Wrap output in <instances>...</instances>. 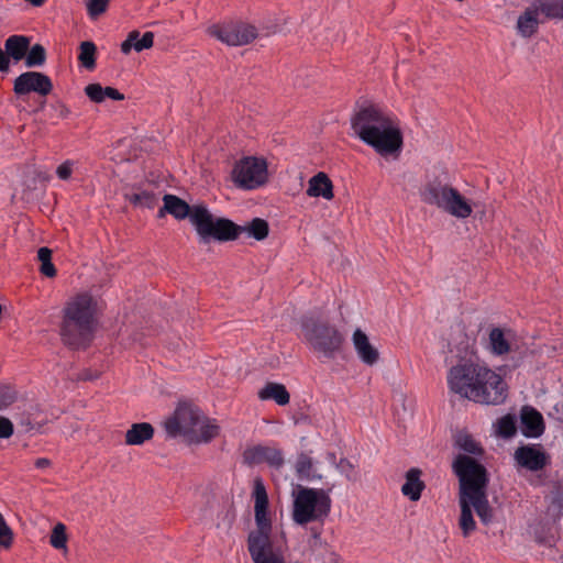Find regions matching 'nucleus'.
I'll list each match as a JSON object with an SVG mask.
<instances>
[{"label":"nucleus","mask_w":563,"mask_h":563,"mask_svg":"<svg viewBox=\"0 0 563 563\" xmlns=\"http://www.w3.org/2000/svg\"><path fill=\"white\" fill-rule=\"evenodd\" d=\"M451 391L481 405H501L508 397L505 379L484 364L462 360L448 373Z\"/></svg>","instance_id":"obj_1"},{"label":"nucleus","mask_w":563,"mask_h":563,"mask_svg":"<svg viewBox=\"0 0 563 563\" xmlns=\"http://www.w3.org/2000/svg\"><path fill=\"white\" fill-rule=\"evenodd\" d=\"M355 135L382 156L399 155L404 145L400 128L375 104L360 108L351 118Z\"/></svg>","instance_id":"obj_2"},{"label":"nucleus","mask_w":563,"mask_h":563,"mask_svg":"<svg viewBox=\"0 0 563 563\" xmlns=\"http://www.w3.org/2000/svg\"><path fill=\"white\" fill-rule=\"evenodd\" d=\"M97 301L88 292L76 295L62 310L59 335L71 350L87 349L93 339Z\"/></svg>","instance_id":"obj_3"},{"label":"nucleus","mask_w":563,"mask_h":563,"mask_svg":"<svg viewBox=\"0 0 563 563\" xmlns=\"http://www.w3.org/2000/svg\"><path fill=\"white\" fill-rule=\"evenodd\" d=\"M164 210L177 220L189 219L195 228L200 244H209L214 236L220 235L222 221H218V217L205 205L190 206L178 196L166 194L163 197Z\"/></svg>","instance_id":"obj_4"},{"label":"nucleus","mask_w":563,"mask_h":563,"mask_svg":"<svg viewBox=\"0 0 563 563\" xmlns=\"http://www.w3.org/2000/svg\"><path fill=\"white\" fill-rule=\"evenodd\" d=\"M305 340L310 347L328 360H333L341 353L344 335L325 319L305 316L300 320Z\"/></svg>","instance_id":"obj_5"},{"label":"nucleus","mask_w":563,"mask_h":563,"mask_svg":"<svg viewBox=\"0 0 563 563\" xmlns=\"http://www.w3.org/2000/svg\"><path fill=\"white\" fill-rule=\"evenodd\" d=\"M331 511V498L324 489L299 487L292 505V520L299 526L323 523Z\"/></svg>","instance_id":"obj_6"},{"label":"nucleus","mask_w":563,"mask_h":563,"mask_svg":"<svg viewBox=\"0 0 563 563\" xmlns=\"http://www.w3.org/2000/svg\"><path fill=\"white\" fill-rule=\"evenodd\" d=\"M452 468L460 482V497H470L487 492L489 483L486 467L475 457L459 454Z\"/></svg>","instance_id":"obj_7"},{"label":"nucleus","mask_w":563,"mask_h":563,"mask_svg":"<svg viewBox=\"0 0 563 563\" xmlns=\"http://www.w3.org/2000/svg\"><path fill=\"white\" fill-rule=\"evenodd\" d=\"M232 179L236 187L255 189L267 181V164L263 158L244 157L235 163Z\"/></svg>","instance_id":"obj_8"},{"label":"nucleus","mask_w":563,"mask_h":563,"mask_svg":"<svg viewBox=\"0 0 563 563\" xmlns=\"http://www.w3.org/2000/svg\"><path fill=\"white\" fill-rule=\"evenodd\" d=\"M253 497L255 500L254 515L257 529L251 531L247 537V544L258 542H267L271 540L272 520L268 514V496L266 488L261 478L254 481Z\"/></svg>","instance_id":"obj_9"},{"label":"nucleus","mask_w":563,"mask_h":563,"mask_svg":"<svg viewBox=\"0 0 563 563\" xmlns=\"http://www.w3.org/2000/svg\"><path fill=\"white\" fill-rule=\"evenodd\" d=\"M201 411L198 407L188 402H179L174 415L165 423V430L169 438L184 435L192 440L195 428L200 423Z\"/></svg>","instance_id":"obj_10"},{"label":"nucleus","mask_w":563,"mask_h":563,"mask_svg":"<svg viewBox=\"0 0 563 563\" xmlns=\"http://www.w3.org/2000/svg\"><path fill=\"white\" fill-rule=\"evenodd\" d=\"M218 221L224 222L222 223V229H220V235L214 236L212 240L219 243L235 241L244 232H246L249 236H252L257 241H263L268 236L269 233L268 222L261 218H254L246 225L236 224L232 220L223 217H218Z\"/></svg>","instance_id":"obj_11"},{"label":"nucleus","mask_w":563,"mask_h":563,"mask_svg":"<svg viewBox=\"0 0 563 563\" xmlns=\"http://www.w3.org/2000/svg\"><path fill=\"white\" fill-rule=\"evenodd\" d=\"M208 33L230 46L246 45L257 37L256 27L243 22L213 24L208 29Z\"/></svg>","instance_id":"obj_12"},{"label":"nucleus","mask_w":563,"mask_h":563,"mask_svg":"<svg viewBox=\"0 0 563 563\" xmlns=\"http://www.w3.org/2000/svg\"><path fill=\"white\" fill-rule=\"evenodd\" d=\"M53 90L52 79L44 73L25 71L19 75L13 81V91L16 96H26L35 92L40 96H47Z\"/></svg>","instance_id":"obj_13"},{"label":"nucleus","mask_w":563,"mask_h":563,"mask_svg":"<svg viewBox=\"0 0 563 563\" xmlns=\"http://www.w3.org/2000/svg\"><path fill=\"white\" fill-rule=\"evenodd\" d=\"M243 464L255 466L266 463L269 467L279 470L285 464L284 453L280 449L263 444L247 446L242 454Z\"/></svg>","instance_id":"obj_14"},{"label":"nucleus","mask_w":563,"mask_h":563,"mask_svg":"<svg viewBox=\"0 0 563 563\" xmlns=\"http://www.w3.org/2000/svg\"><path fill=\"white\" fill-rule=\"evenodd\" d=\"M518 467L530 472L542 471L550 464V455L540 444H525L516 449L514 454Z\"/></svg>","instance_id":"obj_15"},{"label":"nucleus","mask_w":563,"mask_h":563,"mask_svg":"<svg viewBox=\"0 0 563 563\" xmlns=\"http://www.w3.org/2000/svg\"><path fill=\"white\" fill-rule=\"evenodd\" d=\"M453 190L454 187L435 177L422 186L420 189V198L427 205L443 209Z\"/></svg>","instance_id":"obj_16"},{"label":"nucleus","mask_w":563,"mask_h":563,"mask_svg":"<svg viewBox=\"0 0 563 563\" xmlns=\"http://www.w3.org/2000/svg\"><path fill=\"white\" fill-rule=\"evenodd\" d=\"M15 420L24 432H30L40 431L48 422V417L38 404H34L16 413Z\"/></svg>","instance_id":"obj_17"},{"label":"nucleus","mask_w":563,"mask_h":563,"mask_svg":"<svg viewBox=\"0 0 563 563\" xmlns=\"http://www.w3.org/2000/svg\"><path fill=\"white\" fill-rule=\"evenodd\" d=\"M521 432L527 438H539L545 429L542 415L531 406H523L520 415Z\"/></svg>","instance_id":"obj_18"},{"label":"nucleus","mask_w":563,"mask_h":563,"mask_svg":"<svg viewBox=\"0 0 563 563\" xmlns=\"http://www.w3.org/2000/svg\"><path fill=\"white\" fill-rule=\"evenodd\" d=\"M540 10L533 1L526 10L518 16L517 31L522 37H531L534 35L542 21L539 20Z\"/></svg>","instance_id":"obj_19"},{"label":"nucleus","mask_w":563,"mask_h":563,"mask_svg":"<svg viewBox=\"0 0 563 563\" xmlns=\"http://www.w3.org/2000/svg\"><path fill=\"white\" fill-rule=\"evenodd\" d=\"M352 341L358 357L364 364L372 366L378 361L379 353L377 349L371 344L368 336L361 329L354 331Z\"/></svg>","instance_id":"obj_20"},{"label":"nucleus","mask_w":563,"mask_h":563,"mask_svg":"<svg viewBox=\"0 0 563 563\" xmlns=\"http://www.w3.org/2000/svg\"><path fill=\"white\" fill-rule=\"evenodd\" d=\"M422 472L420 468L412 467L405 475V483L401 486V493L411 501H418L426 488L424 482L421 479Z\"/></svg>","instance_id":"obj_21"},{"label":"nucleus","mask_w":563,"mask_h":563,"mask_svg":"<svg viewBox=\"0 0 563 563\" xmlns=\"http://www.w3.org/2000/svg\"><path fill=\"white\" fill-rule=\"evenodd\" d=\"M307 195L309 197H322L327 200L333 199V184L329 176L323 172L312 176L308 183Z\"/></svg>","instance_id":"obj_22"},{"label":"nucleus","mask_w":563,"mask_h":563,"mask_svg":"<svg viewBox=\"0 0 563 563\" xmlns=\"http://www.w3.org/2000/svg\"><path fill=\"white\" fill-rule=\"evenodd\" d=\"M442 210L459 219L468 218L473 211L468 201L455 188L451 192V196Z\"/></svg>","instance_id":"obj_23"},{"label":"nucleus","mask_w":563,"mask_h":563,"mask_svg":"<svg viewBox=\"0 0 563 563\" xmlns=\"http://www.w3.org/2000/svg\"><path fill=\"white\" fill-rule=\"evenodd\" d=\"M31 40L25 35H11L4 42V51L14 62L22 60L30 47Z\"/></svg>","instance_id":"obj_24"},{"label":"nucleus","mask_w":563,"mask_h":563,"mask_svg":"<svg viewBox=\"0 0 563 563\" xmlns=\"http://www.w3.org/2000/svg\"><path fill=\"white\" fill-rule=\"evenodd\" d=\"M154 427L148 422L133 423L125 433L128 445H142L154 437Z\"/></svg>","instance_id":"obj_25"},{"label":"nucleus","mask_w":563,"mask_h":563,"mask_svg":"<svg viewBox=\"0 0 563 563\" xmlns=\"http://www.w3.org/2000/svg\"><path fill=\"white\" fill-rule=\"evenodd\" d=\"M472 509L476 511L481 522L488 526L494 518L493 508L487 498V492L466 497Z\"/></svg>","instance_id":"obj_26"},{"label":"nucleus","mask_w":563,"mask_h":563,"mask_svg":"<svg viewBox=\"0 0 563 563\" xmlns=\"http://www.w3.org/2000/svg\"><path fill=\"white\" fill-rule=\"evenodd\" d=\"M258 398L261 400L273 399L279 406H286L290 401V395L287 388L279 383H267L260 391Z\"/></svg>","instance_id":"obj_27"},{"label":"nucleus","mask_w":563,"mask_h":563,"mask_svg":"<svg viewBox=\"0 0 563 563\" xmlns=\"http://www.w3.org/2000/svg\"><path fill=\"white\" fill-rule=\"evenodd\" d=\"M459 504L461 509L459 518V528L462 531V536L464 538H468L476 530V521L474 519L473 510L467 499L465 497H460Z\"/></svg>","instance_id":"obj_28"},{"label":"nucleus","mask_w":563,"mask_h":563,"mask_svg":"<svg viewBox=\"0 0 563 563\" xmlns=\"http://www.w3.org/2000/svg\"><path fill=\"white\" fill-rule=\"evenodd\" d=\"M489 344L495 355H504L510 351V343L500 328H493L489 332Z\"/></svg>","instance_id":"obj_29"},{"label":"nucleus","mask_w":563,"mask_h":563,"mask_svg":"<svg viewBox=\"0 0 563 563\" xmlns=\"http://www.w3.org/2000/svg\"><path fill=\"white\" fill-rule=\"evenodd\" d=\"M547 19H563V0H534Z\"/></svg>","instance_id":"obj_30"},{"label":"nucleus","mask_w":563,"mask_h":563,"mask_svg":"<svg viewBox=\"0 0 563 563\" xmlns=\"http://www.w3.org/2000/svg\"><path fill=\"white\" fill-rule=\"evenodd\" d=\"M79 63L82 67L88 70H92L96 67V53L97 47L93 42L85 41L79 45Z\"/></svg>","instance_id":"obj_31"},{"label":"nucleus","mask_w":563,"mask_h":563,"mask_svg":"<svg viewBox=\"0 0 563 563\" xmlns=\"http://www.w3.org/2000/svg\"><path fill=\"white\" fill-rule=\"evenodd\" d=\"M46 49L42 44L30 45L29 51L23 58L29 68L41 67L46 62Z\"/></svg>","instance_id":"obj_32"},{"label":"nucleus","mask_w":563,"mask_h":563,"mask_svg":"<svg viewBox=\"0 0 563 563\" xmlns=\"http://www.w3.org/2000/svg\"><path fill=\"white\" fill-rule=\"evenodd\" d=\"M455 443L462 451L474 456H482L484 454V449L471 434H460Z\"/></svg>","instance_id":"obj_33"},{"label":"nucleus","mask_w":563,"mask_h":563,"mask_svg":"<svg viewBox=\"0 0 563 563\" xmlns=\"http://www.w3.org/2000/svg\"><path fill=\"white\" fill-rule=\"evenodd\" d=\"M517 432V419L508 413L497 421V434L504 439L512 438Z\"/></svg>","instance_id":"obj_34"},{"label":"nucleus","mask_w":563,"mask_h":563,"mask_svg":"<svg viewBox=\"0 0 563 563\" xmlns=\"http://www.w3.org/2000/svg\"><path fill=\"white\" fill-rule=\"evenodd\" d=\"M219 426L216 423H212L209 419L203 422L199 428V434L195 432L192 434V440L195 442H205L208 443L211 440H213L219 434Z\"/></svg>","instance_id":"obj_35"},{"label":"nucleus","mask_w":563,"mask_h":563,"mask_svg":"<svg viewBox=\"0 0 563 563\" xmlns=\"http://www.w3.org/2000/svg\"><path fill=\"white\" fill-rule=\"evenodd\" d=\"M129 201L135 207L154 208L158 201L157 196L147 190L134 192L128 196Z\"/></svg>","instance_id":"obj_36"},{"label":"nucleus","mask_w":563,"mask_h":563,"mask_svg":"<svg viewBox=\"0 0 563 563\" xmlns=\"http://www.w3.org/2000/svg\"><path fill=\"white\" fill-rule=\"evenodd\" d=\"M49 543L53 548L60 550L66 549L67 543V533L66 526L62 522H58L52 530L49 537Z\"/></svg>","instance_id":"obj_37"},{"label":"nucleus","mask_w":563,"mask_h":563,"mask_svg":"<svg viewBox=\"0 0 563 563\" xmlns=\"http://www.w3.org/2000/svg\"><path fill=\"white\" fill-rule=\"evenodd\" d=\"M128 35H135V40H133V49L136 52H142L144 49H148L154 45V33L145 32L142 36L137 30L131 31Z\"/></svg>","instance_id":"obj_38"},{"label":"nucleus","mask_w":563,"mask_h":563,"mask_svg":"<svg viewBox=\"0 0 563 563\" xmlns=\"http://www.w3.org/2000/svg\"><path fill=\"white\" fill-rule=\"evenodd\" d=\"M18 397V393L14 387L0 384V411L11 406Z\"/></svg>","instance_id":"obj_39"},{"label":"nucleus","mask_w":563,"mask_h":563,"mask_svg":"<svg viewBox=\"0 0 563 563\" xmlns=\"http://www.w3.org/2000/svg\"><path fill=\"white\" fill-rule=\"evenodd\" d=\"M13 543V532L7 525L4 517L0 512V547L9 549Z\"/></svg>","instance_id":"obj_40"},{"label":"nucleus","mask_w":563,"mask_h":563,"mask_svg":"<svg viewBox=\"0 0 563 563\" xmlns=\"http://www.w3.org/2000/svg\"><path fill=\"white\" fill-rule=\"evenodd\" d=\"M110 0H89L87 11L90 18L95 19L107 11Z\"/></svg>","instance_id":"obj_41"},{"label":"nucleus","mask_w":563,"mask_h":563,"mask_svg":"<svg viewBox=\"0 0 563 563\" xmlns=\"http://www.w3.org/2000/svg\"><path fill=\"white\" fill-rule=\"evenodd\" d=\"M86 96L96 103L104 101L103 87L100 84H89L85 87Z\"/></svg>","instance_id":"obj_42"},{"label":"nucleus","mask_w":563,"mask_h":563,"mask_svg":"<svg viewBox=\"0 0 563 563\" xmlns=\"http://www.w3.org/2000/svg\"><path fill=\"white\" fill-rule=\"evenodd\" d=\"M312 468V460L308 455L301 453L298 456L297 463H296V470L297 473L300 476H309V472Z\"/></svg>","instance_id":"obj_43"},{"label":"nucleus","mask_w":563,"mask_h":563,"mask_svg":"<svg viewBox=\"0 0 563 563\" xmlns=\"http://www.w3.org/2000/svg\"><path fill=\"white\" fill-rule=\"evenodd\" d=\"M73 166L74 162L69 159L62 163L56 169V175L58 176V178L62 180L69 179L73 173Z\"/></svg>","instance_id":"obj_44"},{"label":"nucleus","mask_w":563,"mask_h":563,"mask_svg":"<svg viewBox=\"0 0 563 563\" xmlns=\"http://www.w3.org/2000/svg\"><path fill=\"white\" fill-rule=\"evenodd\" d=\"M14 428L10 419L0 416V439H9L13 434Z\"/></svg>","instance_id":"obj_45"},{"label":"nucleus","mask_w":563,"mask_h":563,"mask_svg":"<svg viewBox=\"0 0 563 563\" xmlns=\"http://www.w3.org/2000/svg\"><path fill=\"white\" fill-rule=\"evenodd\" d=\"M51 108L55 111V117L57 119H66L70 114L69 108L62 101L52 103Z\"/></svg>","instance_id":"obj_46"},{"label":"nucleus","mask_w":563,"mask_h":563,"mask_svg":"<svg viewBox=\"0 0 563 563\" xmlns=\"http://www.w3.org/2000/svg\"><path fill=\"white\" fill-rule=\"evenodd\" d=\"M40 272L41 274L49 278L55 277L57 274V271L54 264L52 263V260L48 262L41 263Z\"/></svg>","instance_id":"obj_47"},{"label":"nucleus","mask_w":563,"mask_h":563,"mask_svg":"<svg viewBox=\"0 0 563 563\" xmlns=\"http://www.w3.org/2000/svg\"><path fill=\"white\" fill-rule=\"evenodd\" d=\"M104 99L110 98L112 100L121 101L124 100V95L113 87H103Z\"/></svg>","instance_id":"obj_48"},{"label":"nucleus","mask_w":563,"mask_h":563,"mask_svg":"<svg viewBox=\"0 0 563 563\" xmlns=\"http://www.w3.org/2000/svg\"><path fill=\"white\" fill-rule=\"evenodd\" d=\"M133 40L135 35H128L126 38L121 43V52L125 55L130 54L133 48Z\"/></svg>","instance_id":"obj_49"},{"label":"nucleus","mask_w":563,"mask_h":563,"mask_svg":"<svg viewBox=\"0 0 563 563\" xmlns=\"http://www.w3.org/2000/svg\"><path fill=\"white\" fill-rule=\"evenodd\" d=\"M37 260L41 263L51 261L52 260V250L46 246L40 247L37 251Z\"/></svg>","instance_id":"obj_50"},{"label":"nucleus","mask_w":563,"mask_h":563,"mask_svg":"<svg viewBox=\"0 0 563 563\" xmlns=\"http://www.w3.org/2000/svg\"><path fill=\"white\" fill-rule=\"evenodd\" d=\"M10 67V58L5 51L0 48V71H8Z\"/></svg>","instance_id":"obj_51"},{"label":"nucleus","mask_w":563,"mask_h":563,"mask_svg":"<svg viewBox=\"0 0 563 563\" xmlns=\"http://www.w3.org/2000/svg\"><path fill=\"white\" fill-rule=\"evenodd\" d=\"M322 525L323 523H321L320 526H313L310 528V534H311V538L314 540V544H317V542H319L321 540Z\"/></svg>","instance_id":"obj_52"},{"label":"nucleus","mask_w":563,"mask_h":563,"mask_svg":"<svg viewBox=\"0 0 563 563\" xmlns=\"http://www.w3.org/2000/svg\"><path fill=\"white\" fill-rule=\"evenodd\" d=\"M51 464H52L51 460H48L46 457H38L34 462V465L36 468H46V467L51 466Z\"/></svg>","instance_id":"obj_53"},{"label":"nucleus","mask_w":563,"mask_h":563,"mask_svg":"<svg viewBox=\"0 0 563 563\" xmlns=\"http://www.w3.org/2000/svg\"><path fill=\"white\" fill-rule=\"evenodd\" d=\"M98 377L99 375L97 373H91L89 369L84 371L79 376L81 380H93Z\"/></svg>","instance_id":"obj_54"},{"label":"nucleus","mask_w":563,"mask_h":563,"mask_svg":"<svg viewBox=\"0 0 563 563\" xmlns=\"http://www.w3.org/2000/svg\"><path fill=\"white\" fill-rule=\"evenodd\" d=\"M555 501L558 506L563 509V487L558 492V495L555 497Z\"/></svg>","instance_id":"obj_55"},{"label":"nucleus","mask_w":563,"mask_h":563,"mask_svg":"<svg viewBox=\"0 0 563 563\" xmlns=\"http://www.w3.org/2000/svg\"><path fill=\"white\" fill-rule=\"evenodd\" d=\"M25 1H26V2H29V3H31V4H33V5H35V7H41V5H43V4H44V2H45L46 0H25Z\"/></svg>","instance_id":"obj_56"},{"label":"nucleus","mask_w":563,"mask_h":563,"mask_svg":"<svg viewBox=\"0 0 563 563\" xmlns=\"http://www.w3.org/2000/svg\"><path fill=\"white\" fill-rule=\"evenodd\" d=\"M456 328H457V330H459L460 332H465V325H464L462 322H459V323L456 324Z\"/></svg>","instance_id":"obj_57"},{"label":"nucleus","mask_w":563,"mask_h":563,"mask_svg":"<svg viewBox=\"0 0 563 563\" xmlns=\"http://www.w3.org/2000/svg\"><path fill=\"white\" fill-rule=\"evenodd\" d=\"M167 213V210H164V206L158 210V217H164Z\"/></svg>","instance_id":"obj_58"},{"label":"nucleus","mask_w":563,"mask_h":563,"mask_svg":"<svg viewBox=\"0 0 563 563\" xmlns=\"http://www.w3.org/2000/svg\"><path fill=\"white\" fill-rule=\"evenodd\" d=\"M341 465H344L346 464L349 467H352V464L346 460V459H342L341 462H340Z\"/></svg>","instance_id":"obj_59"},{"label":"nucleus","mask_w":563,"mask_h":563,"mask_svg":"<svg viewBox=\"0 0 563 563\" xmlns=\"http://www.w3.org/2000/svg\"><path fill=\"white\" fill-rule=\"evenodd\" d=\"M45 103H46V101H42V102L40 103V109H43V108H44V106H45Z\"/></svg>","instance_id":"obj_60"}]
</instances>
